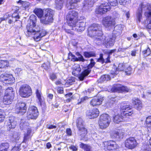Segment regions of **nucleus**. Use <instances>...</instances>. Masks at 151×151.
<instances>
[{
    "label": "nucleus",
    "instance_id": "bf43d9fd",
    "mask_svg": "<svg viewBox=\"0 0 151 151\" xmlns=\"http://www.w3.org/2000/svg\"><path fill=\"white\" fill-rule=\"evenodd\" d=\"M132 68L130 67H128L125 69V72L127 75H129L131 73Z\"/></svg>",
    "mask_w": 151,
    "mask_h": 151
},
{
    "label": "nucleus",
    "instance_id": "f257e3e1",
    "mask_svg": "<svg viewBox=\"0 0 151 151\" xmlns=\"http://www.w3.org/2000/svg\"><path fill=\"white\" fill-rule=\"evenodd\" d=\"M37 17L34 15L29 17L27 26V31L26 35L27 37L34 35L33 38L36 41H40L46 34V31L44 29H40L38 26L36 27Z\"/></svg>",
    "mask_w": 151,
    "mask_h": 151
},
{
    "label": "nucleus",
    "instance_id": "39448f33",
    "mask_svg": "<svg viewBox=\"0 0 151 151\" xmlns=\"http://www.w3.org/2000/svg\"><path fill=\"white\" fill-rule=\"evenodd\" d=\"M145 11V14L147 17L151 16V4L146 2H143L141 3L139 5L137 14V17L139 22L142 17V13Z\"/></svg>",
    "mask_w": 151,
    "mask_h": 151
},
{
    "label": "nucleus",
    "instance_id": "5701e85b",
    "mask_svg": "<svg viewBox=\"0 0 151 151\" xmlns=\"http://www.w3.org/2000/svg\"><path fill=\"white\" fill-rule=\"evenodd\" d=\"M110 122L100 120L99 122L100 128L101 129H105L109 125Z\"/></svg>",
    "mask_w": 151,
    "mask_h": 151
},
{
    "label": "nucleus",
    "instance_id": "7ed1b4c3",
    "mask_svg": "<svg viewBox=\"0 0 151 151\" xmlns=\"http://www.w3.org/2000/svg\"><path fill=\"white\" fill-rule=\"evenodd\" d=\"M88 33L90 36L94 37L95 42L99 44L103 43L104 40H102L101 36L103 34L102 26L97 24L94 23L88 28Z\"/></svg>",
    "mask_w": 151,
    "mask_h": 151
},
{
    "label": "nucleus",
    "instance_id": "a211bd4d",
    "mask_svg": "<svg viewBox=\"0 0 151 151\" xmlns=\"http://www.w3.org/2000/svg\"><path fill=\"white\" fill-rule=\"evenodd\" d=\"M105 147L109 150H113L119 148V146L116 143L113 141H110L105 142L104 144Z\"/></svg>",
    "mask_w": 151,
    "mask_h": 151
},
{
    "label": "nucleus",
    "instance_id": "58836bf2",
    "mask_svg": "<svg viewBox=\"0 0 151 151\" xmlns=\"http://www.w3.org/2000/svg\"><path fill=\"white\" fill-rule=\"evenodd\" d=\"M80 0H72L70 2V5L71 7L68 6L67 8L69 9H73L75 6L74 4H76L77 2L79 1Z\"/></svg>",
    "mask_w": 151,
    "mask_h": 151
},
{
    "label": "nucleus",
    "instance_id": "f3484780",
    "mask_svg": "<svg viewBox=\"0 0 151 151\" xmlns=\"http://www.w3.org/2000/svg\"><path fill=\"white\" fill-rule=\"evenodd\" d=\"M1 81L5 83H10L13 82L14 78L12 75L7 74H2L0 77Z\"/></svg>",
    "mask_w": 151,
    "mask_h": 151
},
{
    "label": "nucleus",
    "instance_id": "4c0bfd02",
    "mask_svg": "<svg viewBox=\"0 0 151 151\" xmlns=\"http://www.w3.org/2000/svg\"><path fill=\"white\" fill-rule=\"evenodd\" d=\"M93 3V0H86V3H85L83 5V7L85 8L91 7L92 6Z\"/></svg>",
    "mask_w": 151,
    "mask_h": 151
},
{
    "label": "nucleus",
    "instance_id": "338daca9",
    "mask_svg": "<svg viewBox=\"0 0 151 151\" xmlns=\"http://www.w3.org/2000/svg\"><path fill=\"white\" fill-rule=\"evenodd\" d=\"M20 146H15L11 150V151H19Z\"/></svg>",
    "mask_w": 151,
    "mask_h": 151
},
{
    "label": "nucleus",
    "instance_id": "1a4fd4ad",
    "mask_svg": "<svg viewBox=\"0 0 151 151\" xmlns=\"http://www.w3.org/2000/svg\"><path fill=\"white\" fill-rule=\"evenodd\" d=\"M102 23L106 28L109 29H113L116 24L115 19L109 16L104 18Z\"/></svg>",
    "mask_w": 151,
    "mask_h": 151
},
{
    "label": "nucleus",
    "instance_id": "f704fd0d",
    "mask_svg": "<svg viewBox=\"0 0 151 151\" xmlns=\"http://www.w3.org/2000/svg\"><path fill=\"white\" fill-rule=\"evenodd\" d=\"M111 79L110 76L107 75H105L102 76L99 79V82H102L105 81H108Z\"/></svg>",
    "mask_w": 151,
    "mask_h": 151
},
{
    "label": "nucleus",
    "instance_id": "c9c22d12",
    "mask_svg": "<svg viewBox=\"0 0 151 151\" xmlns=\"http://www.w3.org/2000/svg\"><path fill=\"white\" fill-rule=\"evenodd\" d=\"M100 120L104 121H111L109 116L106 114H103L101 115Z\"/></svg>",
    "mask_w": 151,
    "mask_h": 151
},
{
    "label": "nucleus",
    "instance_id": "6e6d98bb",
    "mask_svg": "<svg viewBox=\"0 0 151 151\" xmlns=\"http://www.w3.org/2000/svg\"><path fill=\"white\" fill-rule=\"evenodd\" d=\"M72 93H67V102H70L72 99Z\"/></svg>",
    "mask_w": 151,
    "mask_h": 151
},
{
    "label": "nucleus",
    "instance_id": "c756f323",
    "mask_svg": "<svg viewBox=\"0 0 151 151\" xmlns=\"http://www.w3.org/2000/svg\"><path fill=\"white\" fill-rule=\"evenodd\" d=\"M65 0H56L55 1V7L58 9H60L62 7Z\"/></svg>",
    "mask_w": 151,
    "mask_h": 151
},
{
    "label": "nucleus",
    "instance_id": "680f3d73",
    "mask_svg": "<svg viewBox=\"0 0 151 151\" xmlns=\"http://www.w3.org/2000/svg\"><path fill=\"white\" fill-rule=\"evenodd\" d=\"M131 0H119V1L120 4L123 5H125L127 1Z\"/></svg>",
    "mask_w": 151,
    "mask_h": 151
},
{
    "label": "nucleus",
    "instance_id": "393cba45",
    "mask_svg": "<svg viewBox=\"0 0 151 151\" xmlns=\"http://www.w3.org/2000/svg\"><path fill=\"white\" fill-rule=\"evenodd\" d=\"M33 12L36 15L40 18V19L41 17L44 15V11L40 8H36Z\"/></svg>",
    "mask_w": 151,
    "mask_h": 151
},
{
    "label": "nucleus",
    "instance_id": "5fc2aeb1",
    "mask_svg": "<svg viewBox=\"0 0 151 151\" xmlns=\"http://www.w3.org/2000/svg\"><path fill=\"white\" fill-rule=\"evenodd\" d=\"M17 11H15V12H14L12 15V18H14V19H17L19 18V17L18 16V14L17 13Z\"/></svg>",
    "mask_w": 151,
    "mask_h": 151
},
{
    "label": "nucleus",
    "instance_id": "473e14b6",
    "mask_svg": "<svg viewBox=\"0 0 151 151\" xmlns=\"http://www.w3.org/2000/svg\"><path fill=\"white\" fill-rule=\"evenodd\" d=\"M36 96L40 105L43 101V98L41 96V92L38 90H37Z\"/></svg>",
    "mask_w": 151,
    "mask_h": 151
},
{
    "label": "nucleus",
    "instance_id": "a18cd8bd",
    "mask_svg": "<svg viewBox=\"0 0 151 151\" xmlns=\"http://www.w3.org/2000/svg\"><path fill=\"white\" fill-rule=\"evenodd\" d=\"M151 53V51L150 49L148 47L145 50L142 51V53L145 56H147L149 55Z\"/></svg>",
    "mask_w": 151,
    "mask_h": 151
},
{
    "label": "nucleus",
    "instance_id": "6e6552de",
    "mask_svg": "<svg viewBox=\"0 0 151 151\" xmlns=\"http://www.w3.org/2000/svg\"><path fill=\"white\" fill-rule=\"evenodd\" d=\"M19 94L22 97H28L32 94V90L30 87L27 84L21 85L19 88Z\"/></svg>",
    "mask_w": 151,
    "mask_h": 151
},
{
    "label": "nucleus",
    "instance_id": "4be33fe9",
    "mask_svg": "<svg viewBox=\"0 0 151 151\" xmlns=\"http://www.w3.org/2000/svg\"><path fill=\"white\" fill-rule=\"evenodd\" d=\"M72 74L75 76H78L81 70L80 65L78 64H75L72 67Z\"/></svg>",
    "mask_w": 151,
    "mask_h": 151
},
{
    "label": "nucleus",
    "instance_id": "423d86ee",
    "mask_svg": "<svg viewBox=\"0 0 151 151\" xmlns=\"http://www.w3.org/2000/svg\"><path fill=\"white\" fill-rule=\"evenodd\" d=\"M55 12L50 9H47L44 10V15L40 20L41 22L44 24H47L52 23L53 21V16Z\"/></svg>",
    "mask_w": 151,
    "mask_h": 151
},
{
    "label": "nucleus",
    "instance_id": "7c9ffc66",
    "mask_svg": "<svg viewBox=\"0 0 151 151\" xmlns=\"http://www.w3.org/2000/svg\"><path fill=\"white\" fill-rule=\"evenodd\" d=\"M20 127L22 130H24L26 129L27 130V132L26 133V134H28L30 135V134L32 130L30 128H28V127L26 126L25 124H22V123L20 124Z\"/></svg>",
    "mask_w": 151,
    "mask_h": 151
},
{
    "label": "nucleus",
    "instance_id": "de8ad7c7",
    "mask_svg": "<svg viewBox=\"0 0 151 151\" xmlns=\"http://www.w3.org/2000/svg\"><path fill=\"white\" fill-rule=\"evenodd\" d=\"M124 133L122 131L118 130V134H117L118 139H122L124 137Z\"/></svg>",
    "mask_w": 151,
    "mask_h": 151
},
{
    "label": "nucleus",
    "instance_id": "0e129e2a",
    "mask_svg": "<svg viewBox=\"0 0 151 151\" xmlns=\"http://www.w3.org/2000/svg\"><path fill=\"white\" fill-rule=\"evenodd\" d=\"M22 5L24 8H27L29 7L30 3L28 2H24L22 3Z\"/></svg>",
    "mask_w": 151,
    "mask_h": 151
},
{
    "label": "nucleus",
    "instance_id": "9d476101",
    "mask_svg": "<svg viewBox=\"0 0 151 151\" xmlns=\"http://www.w3.org/2000/svg\"><path fill=\"white\" fill-rule=\"evenodd\" d=\"M96 63L93 58L90 59V63L87 66V69L85 70L79 75L80 80L83 81L88 75L91 71V69L95 65Z\"/></svg>",
    "mask_w": 151,
    "mask_h": 151
},
{
    "label": "nucleus",
    "instance_id": "a878e982",
    "mask_svg": "<svg viewBox=\"0 0 151 151\" xmlns=\"http://www.w3.org/2000/svg\"><path fill=\"white\" fill-rule=\"evenodd\" d=\"M80 147L84 150V151H93L92 147L89 145L81 143L80 145Z\"/></svg>",
    "mask_w": 151,
    "mask_h": 151
},
{
    "label": "nucleus",
    "instance_id": "f8f14e48",
    "mask_svg": "<svg viewBox=\"0 0 151 151\" xmlns=\"http://www.w3.org/2000/svg\"><path fill=\"white\" fill-rule=\"evenodd\" d=\"M116 36L114 34L112 35L106 36L103 43L106 45V47L109 48L114 45L116 39Z\"/></svg>",
    "mask_w": 151,
    "mask_h": 151
},
{
    "label": "nucleus",
    "instance_id": "3c124183",
    "mask_svg": "<svg viewBox=\"0 0 151 151\" xmlns=\"http://www.w3.org/2000/svg\"><path fill=\"white\" fill-rule=\"evenodd\" d=\"M97 62H99L103 64L105 62V60L103 58V54H101L100 55V57L97 59Z\"/></svg>",
    "mask_w": 151,
    "mask_h": 151
},
{
    "label": "nucleus",
    "instance_id": "4468645a",
    "mask_svg": "<svg viewBox=\"0 0 151 151\" xmlns=\"http://www.w3.org/2000/svg\"><path fill=\"white\" fill-rule=\"evenodd\" d=\"M125 145L127 148L132 150L137 146V143L134 137H130L125 140Z\"/></svg>",
    "mask_w": 151,
    "mask_h": 151
},
{
    "label": "nucleus",
    "instance_id": "09e8293b",
    "mask_svg": "<svg viewBox=\"0 0 151 151\" xmlns=\"http://www.w3.org/2000/svg\"><path fill=\"white\" fill-rule=\"evenodd\" d=\"M4 118L5 116L3 110L0 109V122L3 121Z\"/></svg>",
    "mask_w": 151,
    "mask_h": 151
},
{
    "label": "nucleus",
    "instance_id": "8fccbe9b",
    "mask_svg": "<svg viewBox=\"0 0 151 151\" xmlns=\"http://www.w3.org/2000/svg\"><path fill=\"white\" fill-rule=\"evenodd\" d=\"M30 137V135H29L28 134H24V139L22 142L25 143H26L29 140Z\"/></svg>",
    "mask_w": 151,
    "mask_h": 151
},
{
    "label": "nucleus",
    "instance_id": "e2e57ef3",
    "mask_svg": "<svg viewBox=\"0 0 151 151\" xmlns=\"http://www.w3.org/2000/svg\"><path fill=\"white\" fill-rule=\"evenodd\" d=\"M50 77V78L52 81H53L57 78V76L56 74L54 73L51 74Z\"/></svg>",
    "mask_w": 151,
    "mask_h": 151
},
{
    "label": "nucleus",
    "instance_id": "0eeeda50",
    "mask_svg": "<svg viewBox=\"0 0 151 151\" xmlns=\"http://www.w3.org/2000/svg\"><path fill=\"white\" fill-rule=\"evenodd\" d=\"M15 92L12 87H9L5 91L3 102L6 105L11 104L14 96Z\"/></svg>",
    "mask_w": 151,
    "mask_h": 151
},
{
    "label": "nucleus",
    "instance_id": "72a5a7b5",
    "mask_svg": "<svg viewBox=\"0 0 151 151\" xmlns=\"http://www.w3.org/2000/svg\"><path fill=\"white\" fill-rule=\"evenodd\" d=\"M83 123V120L81 118H79L77 119L76 122V125L78 129H80L81 127H84Z\"/></svg>",
    "mask_w": 151,
    "mask_h": 151
},
{
    "label": "nucleus",
    "instance_id": "cd10ccee",
    "mask_svg": "<svg viewBox=\"0 0 151 151\" xmlns=\"http://www.w3.org/2000/svg\"><path fill=\"white\" fill-rule=\"evenodd\" d=\"M9 66V62L7 60H0V68H5Z\"/></svg>",
    "mask_w": 151,
    "mask_h": 151
},
{
    "label": "nucleus",
    "instance_id": "774afa93",
    "mask_svg": "<svg viewBox=\"0 0 151 151\" xmlns=\"http://www.w3.org/2000/svg\"><path fill=\"white\" fill-rule=\"evenodd\" d=\"M72 134V131L70 129H67V135L68 136H70Z\"/></svg>",
    "mask_w": 151,
    "mask_h": 151
},
{
    "label": "nucleus",
    "instance_id": "052dcab7",
    "mask_svg": "<svg viewBox=\"0 0 151 151\" xmlns=\"http://www.w3.org/2000/svg\"><path fill=\"white\" fill-rule=\"evenodd\" d=\"M15 72L19 76L21 75L22 73V69L19 68L16 69Z\"/></svg>",
    "mask_w": 151,
    "mask_h": 151
},
{
    "label": "nucleus",
    "instance_id": "13d9d810",
    "mask_svg": "<svg viewBox=\"0 0 151 151\" xmlns=\"http://www.w3.org/2000/svg\"><path fill=\"white\" fill-rule=\"evenodd\" d=\"M69 148L72 151H77L78 150V147L74 145H71L69 147Z\"/></svg>",
    "mask_w": 151,
    "mask_h": 151
},
{
    "label": "nucleus",
    "instance_id": "a19ab883",
    "mask_svg": "<svg viewBox=\"0 0 151 151\" xmlns=\"http://www.w3.org/2000/svg\"><path fill=\"white\" fill-rule=\"evenodd\" d=\"M75 79L74 77H70L68 80H67V86H68V85H71L73 82H75Z\"/></svg>",
    "mask_w": 151,
    "mask_h": 151
},
{
    "label": "nucleus",
    "instance_id": "412c9836",
    "mask_svg": "<svg viewBox=\"0 0 151 151\" xmlns=\"http://www.w3.org/2000/svg\"><path fill=\"white\" fill-rule=\"evenodd\" d=\"M99 111L97 109L87 111L86 112L87 116L90 119L96 118L99 116Z\"/></svg>",
    "mask_w": 151,
    "mask_h": 151
},
{
    "label": "nucleus",
    "instance_id": "dca6fc26",
    "mask_svg": "<svg viewBox=\"0 0 151 151\" xmlns=\"http://www.w3.org/2000/svg\"><path fill=\"white\" fill-rule=\"evenodd\" d=\"M129 90L130 89L126 86H122L119 84H114L111 89L112 91L119 93L123 92H128Z\"/></svg>",
    "mask_w": 151,
    "mask_h": 151
},
{
    "label": "nucleus",
    "instance_id": "69168bd1",
    "mask_svg": "<svg viewBox=\"0 0 151 151\" xmlns=\"http://www.w3.org/2000/svg\"><path fill=\"white\" fill-rule=\"evenodd\" d=\"M149 19V23L147 25V27L149 29H151V16L149 17H147Z\"/></svg>",
    "mask_w": 151,
    "mask_h": 151
},
{
    "label": "nucleus",
    "instance_id": "79ce46f5",
    "mask_svg": "<svg viewBox=\"0 0 151 151\" xmlns=\"http://www.w3.org/2000/svg\"><path fill=\"white\" fill-rule=\"evenodd\" d=\"M146 122L147 127H151V116L147 117Z\"/></svg>",
    "mask_w": 151,
    "mask_h": 151
},
{
    "label": "nucleus",
    "instance_id": "bb28decb",
    "mask_svg": "<svg viewBox=\"0 0 151 151\" xmlns=\"http://www.w3.org/2000/svg\"><path fill=\"white\" fill-rule=\"evenodd\" d=\"M83 56L86 58H90L91 57H96V53L94 51L85 52H83Z\"/></svg>",
    "mask_w": 151,
    "mask_h": 151
},
{
    "label": "nucleus",
    "instance_id": "c03bdc74",
    "mask_svg": "<svg viewBox=\"0 0 151 151\" xmlns=\"http://www.w3.org/2000/svg\"><path fill=\"white\" fill-rule=\"evenodd\" d=\"M109 4L112 6H116L118 4L117 0H109Z\"/></svg>",
    "mask_w": 151,
    "mask_h": 151
},
{
    "label": "nucleus",
    "instance_id": "2f4dec72",
    "mask_svg": "<svg viewBox=\"0 0 151 151\" xmlns=\"http://www.w3.org/2000/svg\"><path fill=\"white\" fill-rule=\"evenodd\" d=\"M78 130V133L80 135L82 136L83 137L87 133V129L84 127H82Z\"/></svg>",
    "mask_w": 151,
    "mask_h": 151
},
{
    "label": "nucleus",
    "instance_id": "e433bc0d",
    "mask_svg": "<svg viewBox=\"0 0 151 151\" xmlns=\"http://www.w3.org/2000/svg\"><path fill=\"white\" fill-rule=\"evenodd\" d=\"M77 55L78 56V58L75 57V61H80L82 62H84L85 61H87V60L84 59L83 56L78 52L77 53Z\"/></svg>",
    "mask_w": 151,
    "mask_h": 151
},
{
    "label": "nucleus",
    "instance_id": "c85d7f7f",
    "mask_svg": "<svg viewBox=\"0 0 151 151\" xmlns=\"http://www.w3.org/2000/svg\"><path fill=\"white\" fill-rule=\"evenodd\" d=\"M9 147V145L8 143H2L0 145V151H7Z\"/></svg>",
    "mask_w": 151,
    "mask_h": 151
},
{
    "label": "nucleus",
    "instance_id": "9b49d317",
    "mask_svg": "<svg viewBox=\"0 0 151 151\" xmlns=\"http://www.w3.org/2000/svg\"><path fill=\"white\" fill-rule=\"evenodd\" d=\"M39 115L37 108L34 106L30 107L27 113V117L28 119H35Z\"/></svg>",
    "mask_w": 151,
    "mask_h": 151
},
{
    "label": "nucleus",
    "instance_id": "603ef678",
    "mask_svg": "<svg viewBox=\"0 0 151 151\" xmlns=\"http://www.w3.org/2000/svg\"><path fill=\"white\" fill-rule=\"evenodd\" d=\"M88 99V97L87 96H85L83 98H81L80 99L78 100L77 104H81L82 103L84 102L86 100Z\"/></svg>",
    "mask_w": 151,
    "mask_h": 151
},
{
    "label": "nucleus",
    "instance_id": "ea45409f",
    "mask_svg": "<svg viewBox=\"0 0 151 151\" xmlns=\"http://www.w3.org/2000/svg\"><path fill=\"white\" fill-rule=\"evenodd\" d=\"M122 30V25L120 24L116 25L114 27V31L118 32L119 34L121 33Z\"/></svg>",
    "mask_w": 151,
    "mask_h": 151
},
{
    "label": "nucleus",
    "instance_id": "20e7f679",
    "mask_svg": "<svg viewBox=\"0 0 151 151\" xmlns=\"http://www.w3.org/2000/svg\"><path fill=\"white\" fill-rule=\"evenodd\" d=\"M122 109L125 111L123 113L118 114L114 117V122L115 123L118 124L123 121H129V117L133 113V111L129 105H125L122 107Z\"/></svg>",
    "mask_w": 151,
    "mask_h": 151
},
{
    "label": "nucleus",
    "instance_id": "aec40b11",
    "mask_svg": "<svg viewBox=\"0 0 151 151\" xmlns=\"http://www.w3.org/2000/svg\"><path fill=\"white\" fill-rule=\"evenodd\" d=\"M103 100V97L101 96H95L90 101V104L93 106L99 105L102 104Z\"/></svg>",
    "mask_w": 151,
    "mask_h": 151
},
{
    "label": "nucleus",
    "instance_id": "864d4df0",
    "mask_svg": "<svg viewBox=\"0 0 151 151\" xmlns=\"http://www.w3.org/2000/svg\"><path fill=\"white\" fill-rule=\"evenodd\" d=\"M19 134L17 132H14L12 135V137L14 138L15 140H17L19 139Z\"/></svg>",
    "mask_w": 151,
    "mask_h": 151
},
{
    "label": "nucleus",
    "instance_id": "ddd939ff",
    "mask_svg": "<svg viewBox=\"0 0 151 151\" xmlns=\"http://www.w3.org/2000/svg\"><path fill=\"white\" fill-rule=\"evenodd\" d=\"M26 104L24 102H19L17 103L15 107V112L21 115H23L27 110Z\"/></svg>",
    "mask_w": 151,
    "mask_h": 151
},
{
    "label": "nucleus",
    "instance_id": "49530a36",
    "mask_svg": "<svg viewBox=\"0 0 151 151\" xmlns=\"http://www.w3.org/2000/svg\"><path fill=\"white\" fill-rule=\"evenodd\" d=\"M125 65L123 63L119 64L118 67L117 68V70L118 71H123L124 69Z\"/></svg>",
    "mask_w": 151,
    "mask_h": 151
},
{
    "label": "nucleus",
    "instance_id": "b1692460",
    "mask_svg": "<svg viewBox=\"0 0 151 151\" xmlns=\"http://www.w3.org/2000/svg\"><path fill=\"white\" fill-rule=\"evenodd\" d=\"M133 103L135 108L138 110L141 109L142 107V104L140 100L136 99L133 101Z\"/></svg>",
    "mask_w": 151,
    "mask_h": 151
},
{
    "label": "nucleus",
    "instance_id": "37998d69",
    "mask_svg": "<svg viewBox=\"0 0 151 151\" xmlns=\"http://www.w3.org/2000/svg\"><path fill=\"white\" fill-rule=\"evenodd\" d=\"M118 131H114L112 132L110 134V136L113 138H116L118 139L117 134H118Z\"/></svg>",
    "mask_w": 151,
    "mask_h": 151
},
{
    "label": "nucleus",
    "instance_id": "6ab92c4d",
    "mask_svg": "<svg viewBox=\"0 0 151 151\" xmlns=\"http://www.w3.org/2000/svg\"><path fill=\"white\" fill-rule=\"evenodd\" d=\"M6 124L8 130L9 131L11 129L15 128L17 125V122L15 120V117L14 116L10 117Z\"/></svg>",
    "mask_w": 151,
    "mask_h": 151
},
{
    "label": "nucleus",
    "instance_id": "2eb2a0df",
    "mask_svg": "<svg viewBox=\"0 0 151 151\" xmlns=\"http://www.w3.org/2000/svg\"><path fill=\"white\" fill-rule=\"evenodd\" d=\"M110 7L109 4L107 2L102 4L99 8L96 9V12L97 14H102L105 13L107 11L110 10Z\"/></svg>",
    "mask_w": 151,
    "mask_h": 151
},
{
    "label": "nucleus",
    "instance_id": "f03ea898",
    "mask_svg": "<svg viewBox=\"0 0 151 151\" xmlns=\"http://www.w3.org/2000/svg\"><path fill=\"white\" fill-rule=\"evenodd\" d=\"M78 13L74 10H71L68 12V22L67 21L68 25L72 27H75V29L77 31L81 32L84 31L85 29L86 23L85 18L83 17H81L76 20Z\"/></svg>",
    "mask_w": 151,
    "mask_h": 151
},
{
    "label": "nucleus",
    "instance_id": "4d7b16f0",
    "mask_svg": "<svg viewBox=\"0 0 151 151\" xmlns=\"http://www.w3.org/2000/svg\"><path fill=\"white\" fill-rule=\"evenodd\" d=\"M75 56L72 55L71 53H69L68 55V59L69 60H70L71 61H75L74 60L75 59Z\"/></svg>",
    "mask_w": 151,
    "mask_h": 151
}]
</instances>
